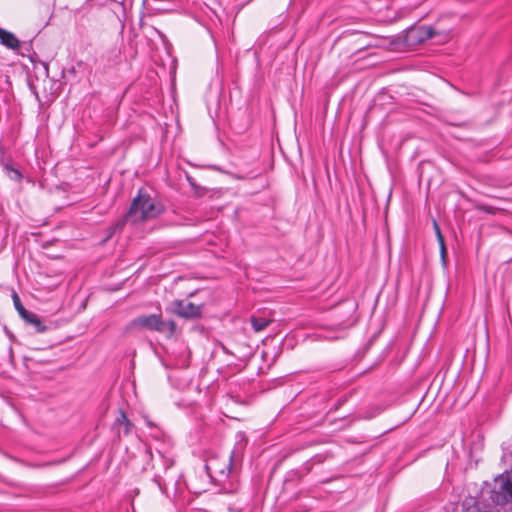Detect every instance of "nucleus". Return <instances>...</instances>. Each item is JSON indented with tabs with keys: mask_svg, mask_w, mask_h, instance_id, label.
<instances>
[{
	"mask_svg": "<svg viewBox=\"0 0 512 512\" xmlns=\"http://www.w3.org/2000/svg\"><path fill=\"white\" fill-rule=\"evenodd\" d=\"M164 208L163 205L152 198L148 193H143L140 190L137 196L132 200L130 209L125 217L118 221L113 230H121L125 222L136 224L145 220L154 219L158 217Z\"/></svg>",
	"mask_w": 512,
	"mask_h": 512,
	"instance_id": "f257e3e1",
	"label": "nucleus"
},
{
	"mask_svg": "<svg viewBox=\"0 0 512 512\" xmlns=\"http://www.w3.org/2000/svg\"><path fill=\"white\" fill-rule=\"evenodd\" d=\"M491 500L497 505H506L512 501V469L505 471L495 479Z\"/></svg>",
	"mask_w": 512,
	"mask_h": 512,
	"instance_id": "f03ea898",
	"label": "nucleus"
},
{
	"mask_svg": "<svg viewBox=\"0 0 512 512\" xmlns=\"http://www.w3.org/2000/svg\"><path fill=\"white\" fill-rule=\"evenodd\" d=\"M240 451L234 449L230 455L228 460H225L221 463V461L217 458L210 459L206 464V470L211 477H215L218 480H223L228 477L232 470L233 462L239 456Z\"/></svg>",
	"mask_w": 512,
	"mask_h": 512,
	"instance_id": "7ed1b4c3",
	"label": "nucleus"
},
{
	"mask_svg": "<svg viewBox=\"0 0 512 512\" xmlns=\"http://www.w3.org/2000/svg\"><path fill=\"white\" fill-rule=\"evenodd\" d=\"M128 327L130 329L164 332V321L161 314L141 315L134 318Z\"/></svg>",
	"mask_w": 512,
	"mask_h": 512,
	"instance_id": "20e7f679",
	"label": "nucleus"
},
{
	"mask_svg": "<svg viewBox=\"0 0 512 512\" xmlns=\"http://www.w3.org/2000/svg\"><path fill=\"white\" fill-rule=\"evenodd\" d=\"M203 305H195L184 300H175L171 303V312L185 319H194L201 316Z\"/></svg>",
	"mask_w": 512,
	"mask_h": 512,
	"instance_id": "39448f33",
	"label": "nucleus"
},
{
	"mask_svg": "<svg viewBox=\"0 0 512 512\" xmlns=\"http://www.w3.org/2000/svg\"><path fill=\"white\" fill-rule=\"evenodd\" d=\"M436 35L431 26H413L407 29L405 42L409 46H415L433 38Z\"/></svg>",
	"mask_w": 512,
	"mask_h": 512,
	"instance_id": "423d86ee",
	"label": "nucleus"
},
{
	"mask_svg": "<svg viewBox=\"0 0 512 512\" xmlns=\"http://www.w3.org/2000/svg\"><path fill=\"white\" fill-rule=\"evenodd\" d=\"M133 426V423L126 417L123 411L120 412L119 417L116 418L113 425L119 437L121 435H129L132 431Z\"/></svg>",
	"mask_w": 512,
	"mask_h": 512,
	"instance_id": "0eeeda50",
	"label": "nucleus"
},
{
	"mask_svg": "<svg viewBox=\"0 0 512 512\" xmlns=\"http://www.w3.org/2000/svg\"><path fill=\"white\" fill-rule=\"evenodd\" d=\"M0 43L9 49L17 50L20 48V41L11 32L0 28Z\"/></svg>",
	"mask_w": 512,
	"mask_h": 512,
	"instance_id": "6e6552de",
	"label": "nucleus"
},
{
	"mask_svg": "<svg viewBox=\"0 0 512 512\" xmlns=\"http://www.w3.org/2000/svg\"><path fill=\"white\" fill-rule=\"evenodd\" d=\"M27 323L32 324L36 331L42 333L46 331V326L42 323L40 318L33 312H28L22 317Z\"/></svg>",
	"mask_w": 512,
	"mask_h": 512,
	"instance_id": "1a4fd4ad",
	"label": "nucleus"
},
{
	"mask_svg": "<svg viewBox=\"0 0 512 512\" xmlns=\"http://www.w3.org/2000/svg\"><path fill=\"white\" fill-rule=\"evenodd\" d=\"M271 322L272 320L266 317L252 315L250 318L251 326L255 332L264 330L268 325L271 324Z\"/></svg>",
	"mask_w": 512,
	"mask_h": 512,
	"instance_id": "9d476101",
	"label": "nucleus"
},
{
	"mask_svg": "<svg viewBox=\"0 0 512 512\" xmlns=\"http://www.w3.org/2000/svg\"><path fill=\"white\" fill-rule=\"evenodd\" d=\"M4 170L7 174V176L13 181L19 182L22 179L21 172L18 169L11 166L10 164H6L4 166Z\"/></svg>",
	"mask_w": 512,
	"mask_h": 512,
	"instance_id": "9b49d317",
	"label": "nucleus"
},
{
	"mask_svg": "<svg viewBox=\"0 0 512 512\" xmlns=\"http://www.w3.org/2000/svg\"><path fill=\"white\" fill-rule=\"evenodd\" d=\"M13 302L16 310L20 314L21 317H23L25 314H27L29 311L25 309V307L22 305L19 296L14 293L13 294Z\"/></svg>",
	"mask_w": 512,
	"mask_h": 512,
	"instance_id": "f8f14e48",
	"label": "nucleus"
},
{
	"mask_svg": "<svg viewBox=\"0 0 512 512\" xmlns=\"http://www.w3.org/2000/svg\"><path fill=\"white\" fill-rule=\"evenodd\" d=\"M176 331V323L172 320L164 321V332H168L170 335Z\"/></svg>",
	"mask_w": 512,
	"mask_h": 512,
	"instance_id": "ddd939ff",
	"label": "nucleus"
},
{
	"mask_svg": "<svg viewBox=\"0 0 512 512\" xmlns=\"http://www.w3.org/2000/svg\"><path fill=\"white\" fill-rule=\"evenodd\" d=\"M434 229H435V232H436V235H437L438 241H439V242H443V241H444V238H443V236H442V234H441L440 228H439V226H438V224H437V222H436V221H434Z\"/></svg>",
	"mask_w": 512,
	"mask_h": 512,
	"instance_id": "4468645a",
	"label": "nucleus"
},
{
	"mask_svg": "<svg viewBox=\"0 0 512 512\" xmlns=\"http://www.w3.org/2000/svg\"><path fill=\"white\" fill-rule=\"evenodd\" d=\"M355 323V320L353 318H348L347 320L343 321L340 323V325L343 327V328H347V327H350L352 326L353 324Z\"/></svg>",
	"mask_w": 512,
	"mask_h": 512,
	"instance_id": "2eb2a0df",
	"label": "nucleus"
},
{
	"mask_svg": "<svg viewBox=\"0 0 512 512\" xmlns=\"http://www.w3.org/2000/svg\"><path fill=\"white\" fill-rule=\"evenodd\" d=\"M439 244H440L441 256H442V258L444 259V258H445V255H446V247H445V243H444V241H443V242H439Z\"/></svg>",
	"mask_w": 512,
	"mask_h": 512,
	"instance_id": "dca6fc26",
	"label": "nucleus"
},
{
	"mask_svg": "<svg viewBox=\"0 0 512 512\" xmlns=\"http://www.w3.org/2000/svg\"><path fill=\"white\" fill-rule=\"evenodd\" d=\"M63 462H64V459H61V460H56V461H53V462H49V463H47V465H57V464H61ZM43 466H46V464L38 465V467H43Z\"/></svg>",
	"mask_w": 512,
	"mask_h": 512,
	"instance_id": "f3484780",
	"label": "nucleus"
},
{
	"mask_svg": "<svg viewBox=\"0 0 512 512\" xmlns=\"http://www.w3.org/2000/svg\"><path fill=\"white\" fill-rule=\"evenodd\" d=\"M144 419H145V423H146L149 427H153V426H154L153 422H152L150 419H148V417H144Z\"/></svg>",
	"mask_w": 512,
	"mask_h": 512,
	"instance_id": "a211bd4d",
	"label": "nucleus"
},
{
	"mask_svg": "<svg viewBox=\"0 0 512 512\" xmlns=\"http://www.w3.org/2000/svg\"><path fill=\"white\" fill-rule=\"evenodd\" d=\"M480 209L485 211V212H488V213L492 212V208L491 207L482 206V207H480Z\"/></svg>",
	"mask_w": 512,
	"mask_h": 512,
	"instance_id": "6ab92c4d",
	"label": "nucleus"
},
{
	"mask_svg": "<svg viewBox=\"0 0 512 512\" xmlns=\"http://www.w3.org/2000/svg\"><path fill=\"white\" fill-rule=\"evenodd\" d=\"M355 306L354 305H351L350 308H349V312L351 313V315L353 314V312L355 311Z\"/></svg>",
	"mask_w": 512,
	"mask_h": 512,
	"instance_id": "aec40b11",
	"label": "nucleus"
}]
</instances>
